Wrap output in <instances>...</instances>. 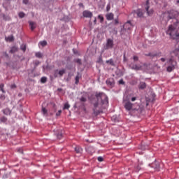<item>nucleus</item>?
<instances>
[{
	"label": "nucleus",
	"mask_w": 179,
	"mask_h": 179,
	"mask_svg": "<svg viewBox=\"0 0 179 179\" xmlns=\"http://www.w3.org/2000/svg\"><path fill=\"white\" fill-rule=\"evenodd\" d=\"M95 97H96V102H93L94 104V115L95 116L99 115L102 113V109H106L108 104V98L105 93L99 92L95 94Z\"/></svg>",
	"instance_id": "obj_1"
},
{
	"label": "nucleus",
	"mask_w": 179,
	"mask_h": 179,
	"mask_svg": "<svg viewBox=\"0 0 179 179\" xmlns=\"http://www.w3.org/2000/svg\"><path fill=\"white\" fill-rule=\"evenodd\" d=\"M174 56L179 57V48H176L171 52L169 57H162L159 61L165 62V65H168L167 68H176L177 66V62L174 59Z\"/></svg>",
	"instance_id": "obj_2"
},
{
	"label": "nucleus",
	"mask_w": 179,
	"mask_h": 179,
	"mask_svg": "<svg viewBox=\"0 0 179 179\" xmlns=\"http://www.w3.org/2000/svg\"><path fill=\"white\" fill-rule=\"evenodd\" d=\"M166 34H169L173 40H178L179 38V33L173 25H169Z\"/></svg>",
	"instance_id": "obj_3"
},
{
	"label": "nucleus",
	"mask_w": 179,
	"mask_h": 179,
	"mask_svg": "<svg viewBox=\"0 0 179 179\" xmlns=\"http://www.w3.org/2000/svg\"><path fill=\"white\" fill-rule=\"evenodd\" d=\"M124 107L127 111H135L137 110V108L134 107V103H132L130 101V99L129 97L125 98V99L123 100Z\"/></svg>",
	"instance_id": "obj_4"
},
{
	"label": "nucleus",
	"mask_w": 179,
	"mask_h": 179,
	"mask_svg": "<svg viewBox=\"0 0 179 179\" xmlns=\"http://www.w3.org/2000/svg\"><path fill=\"white\" fill-rule=\"evenodd\" d=\"M149 8H150V3L149 0H146L145 4V11L147 12V14L148 16H152L153 15V9L149 10Z\"/></svg>",
	"instance_id": "obj_5"
},
{
	"label": "nucleus",
	"mask_w": 179,
	"mask_h": 179,
	"mask_svg": "<svg viewBox=\"0 0 179 179\" xmlns=\"http://www.w3.org/2000/svg\"><path fill=\"white\" fill-rule=\"evenodd\" d=\"M114 47V41L112 39H107L105 50H110Z\"/></svg>",
	"instance_id": "obj_6"
},
{
	"label": "nucleus",
	"mask_w": 179,
	"mask_h": 179,
	"mask_svg": "<svg viewBox=\"0 0 179 179\" xmlns=\"http://www.w3.org/2000/svg\"><path fill=\"white\" fill-rule=\"evenodd\" d=\"M178 13L177 11H175L173 10H171L168 11V20H170V19H176V16L177 15Z\"/></svg>",
	"instance_id": "obj_7"
},
{
	"label": "nucleus",
	"mask_w": 179,
	"mask_h": 179,
	"mask_svg": "<svg viewBox=\"0 0 179 179\" xmlns=\"http://www.w3.org/2000/svg\"><path fill=\"white\" fill-rule=\"evenodd\" d=\"M150 166H151V168H154L155 171H159V166H159V162H157V161L150 164Z\"/></svg>",
	"instance_id": "obj_8"
},
{
	"label": "nucleus",
	"mask_w": 179,
	"mask_h": 179,
	"mask_svg": "<svg viewBox=\"0 0 179 179\" xmlns=\"http://www.w3.org/2000/svg\"><path fill=\"white\" fill-rule=\"evenodd\" d=\"M83 16L87 18H92L93 17V13L89 10H85L83 12Z\"/></svg>",
	"instance_id": "obj_9"
},
{
	"label": "nucleus",
	"mask_w": 179,
	"mask_h": 179,
	"mask_svg": "<svg viewBox=\"0 0 179 179\" xmlns=\"http://www.w3.org/2000/svg\"><path fill=\"white\" fill-rule=\"evenodd\" d=\"M80 79H81V74L80 73H78V75H76V78H75V84L76 85H78V83H80Z\"/></svg>",
	"instance_id": "obj_10"
},
{
	"label": "nucleus",
	"mask_w": 179,
	"mask_h": 179,
	"mask_svg": "<svg viewBox=\"0 0 179 179\" xmlns=\"http://www.w3.org/2000/svg\"><path fill=\"white\" fill-rule=\"evenodd\" d=\"M124 27H125L127 30H131V27H132V24L130 22V21H127V22L124 24Z\"/></svg>",
	"instance_id": "obj_11"
},
{
	"label": "nucleus",
	"mask_w": 179,
	"mask_h": 179,
	"mask_svg": "<svg viewBox=\"0 0 179 179\" xmlns=\"http://www.w3.org/2000/svg\"><path fill=\"white\" fill-rule=\"evenodd\" d=\"M29 26H30V29L31 30H34V29H36V22H33V21H29Z\"/></svg>",
	"instance_id": "obj_12"
},
{
	"label": "nucleus",
	"mask_w": 179,
	"mask_h": 179,
	"mask_svg": "<svg viewBox=\"0 0 179 179\" xmlns=\"http://www.w3.org/2000/svg\"><path fill=\"white\" fill-rule=\"evenodd\" d=\"M107 20H113L114 19V14L113 13H110L106 15Z\"/></svg>",
	"instance_id": "obj_13"
},
{
	"label": "nucleus",
	"mask_w": 179,
	"mask_h": 179,
	"mask_svg": "<svg viewBox=\"0 0 179 179\" xmlns=\"http://www.w3.org/2000/svg\"><path fill=\"white\" fill-rule=\"evenodd\" d=\"M106 85L110 87H113L114 85V82L113 79H108L106 80Z\"/></svg>",
	"instance_id": "obj_14"
},
{
	"label": "nucleus",
	"mask_w": 179,
	"mask_h": 179,
	"mask_svg": "<svg viewBox=\"0 0 179 179\" xmlns=\"http://www.w3.org/2000/svg\"><path fill=\"white\" fill-rule=\"evenodd\" d=\"M106 64L111 65V66H115V63H114V60L113 59H110L109 60H106Z\"/></svg>",
	"instance_id": "obj_15"
},
{
	"label": "nucleus",
	"mask_w": 179,
	"mask_h": 179,
	"mask_svg": "<svg viewBox=\"0 0 179 179\" xmlns=\"http://www.w3.org/2000/svg\"><path fill=\"white\" fill-rule=\"evenodd\" d=\"M75 151L77 154H81V152H83V148H81L80 146H76Z\"/></svg>",
	"instance_id": "obj_16"
},
{
	"label": "nucleus",
	"mask_w": 179,
	"mask_h": 179,
	"mask_svg": "<svg viewBox=\"0 0 179 179\" xmlns=\"http://www.w3.org/2000/svg\"><path fill=\"white\" fill-rule=\"evenodd\" d=\"M136 15L138 17H143V12H142L141 10H137Z\"/></svg>",
	"instance_id": "obj_17"
},
{
	"label": "nucleus",
	"mask_w": 179,
	"mask_h": 179,
	"mask_svg": "<svg viewBox=\"0 0 179 179\" xmlns=\"http://www.w3.org/2000/svg\"><path fill=\"white\" fill-rule=\"evenodd\" d=\"M18 48L16 46H13L11 48L10 52H12V54H14V52H17Z\"/></svg>",
	"instance_id": "obj_18"
},
{
	"label": "nucleus",
	"mask_w": 179,
	"mask_h": 179,
	"mask_svg": "<svg viewBox=\"0 0 179 179\" xmlns=\"http://www.w3.org/2000/svg\"><path fill=\"white\" fill-rule=\"evenodd\" d=\"M20 50H22L23 52H26V44H22L20 45Z\"/></svg>",
	"instance_id": "obj_19"
},
{
	"label": "nucleus",
	"mask_w": 179,
	"mask_h": 179,
	"mask_svg": "<svg viewBox=\"0 0 179 179\" xmlns=\"http://www.w3.org/2000/svg\"><path fill=\"white\" fill-rule=\"evenodd\" d=\"M18 16L20 19H23V17H24V16H26V14H24V13H23V12H20L18 13Z\"/></svg>",
	"instance_id": "obj_20"
},
{
	"label": "nucleus",
	"mask_w": 179,
	"mask_h": 179,
	"mask_svg": "<svg viewBox=\"0 0 179 179\" xmlns=\"http://www.w3.org/2000/svg\"><path fill=\"white\" fill-rule=\"evenodd\" d=\"M35 56L36 57V58H43V54H41V52H37L35 54Z\"/></svg>",
	"instance_id": "obj_21"
},
{
	"label": "nucleus",
	"mask_w": 179,
	"mask_h": 179,
	"mask_svg": "<svg viewBox=\"0 0 179 179\" xmlns=\"http://www.w3.org/2000/svg\"><path fill=\"white\" fill-rule=\"evenodd\" d=\"M146 87V84L145 83H141L139 85V89H145Z\"/></svg>",
	"instance_id": "obj_22"
},
{
	"label": "nucleus",
	"mask_w": 179,
	"mask_h": 179,
	"mask_svg": "<svg viewBox=\"0 0 179 179\" xmlns=\"http://www.w3.org/2000/svg\"><path fill=\"white\" fill-rule=\"evenodd\" d=\"M41 83H42L43 84L47 83V77H42V78H41Z\"/></svg>",
	"instance_id": "obj_23"
},
{
	"label": "nucleus",
	"mask_w": 179,
	"mask_h": 179,
	"mask_svg": "<svg viewBox=\"0 0 179 179\" xmlns=\"http://www.w3.org/2000/svg\"><path fill=\"white\" fill-rule=\"evenodd\" d=\"M3 113H4V114H5L6 115H10V110L9 109L6 108V109H5V110L3 111Z\"/></svg>",
	"instance_id": "obj_24"
},
{
	"label": "nucleus",
	"mask_w": 179,
	"mask_h": 179,
	"mask_svg": "<svg viewBox=\"0 0 179 179\" xmlns=\"http://www.w3.org/2000/svg\"><path fill=\"white\" fill-rule=\"evenodd\" d=\"M74 62H76V64H78L79 65L82 64V60L80 59H75Z\"/></svg>",
	"instance_id": "obj_25"
},
{
	"label": "nucleus",
	"mask_w": 179,
	"mask_h": 179,
	"mask_svg": "<svg viewBox=\"0 0 179 179\" xmlns=\"http://www.w3.org/2000/svg\"><path fill=\"white\" fill-rule=\"evenodd\" d=\"M98 19L100 20L101 23H103V22H104V17H103V15H98Z\"/></svg>",
	"instance_id": "obj_26"
},
{
	"label": "nucleus",
	"mask_w": 179,
	"mask_h": 179,
	"mask_svg": "<svg viewBox=\"0 0 179 179\" xmlns=\"http://www.w3.org/2000/svg\"><path fill=\"white\" fill-rule=\"evenodd\" d=\"M41 45H42V47H45V45H47V41H42L40 42Z\"/></svg>",
	"instance_id": "obj_27"
},
{
	"label": "nucleus",
	"mask_w": 179,
	"mask_h": 179,
	"mask_svg": "<svg viewBox=\"0 0 179 179\" xmlns=\"http://www.w3.org/2000/svg\"><path fill=\"white\" fill-rule=\"evenodd\" d=\"M64 73H65L64 69L60 70V71L57 73V74H59V76H62Z\"/></svg>",
	"instance_id": "obj_28"
},
{
	"label": "nucleus",
	"mask_w": 179,
	"mask_h": 179,
	"mask_svg": "<svg viewBox=\"0 0 179 179\" xmlns=\"http://www.w3.org/2000/svg\"><path fill=\"white\" fill-rule=\"evenodd\" d=\"M42 113H43L44 115H45L48 114V110L45 109V108H44V107L42 108Z\"/></svg>",
	"instance_id": "obj_29"
},
{
	"label": "nucleus",
	"mask_w": 179,
	"mask_h": 179,
	"mask_svg": "<svg viewBox=\"0 0 179 179\" xmlns=\"http://www.w3.org/2000/svg\"><path fill=\"white\" fill-rule=\"evenodd\" d=\"M148 57H157L158 54L157 53H148Z\"/></svg>",
	"instance_id": "obj_30"
},
{
	"label": "nucleus",
	"mask_w": 179,
	"mask_h": 179,
	"mask_svg": "<svg viewBox=\"0 0 179 179\" xmlns=\"http://www.w3.org/2000/svg\"><path fill=\"white\" fill-rule=\"evenodd\" d=\"M3 87H4V85L3 83L0 84V91H1L2 93H5Z\"/></svg>",
	"instance_id": "obj_31"
},
{
	"label": "nucleus",
	"mask_w": 179,
	"mask_h": 179,
	"mask_svg": "<svg viewBox=\"0 0 179 179\" xmlns=\"http://www.w3.org/2000/svg\"><path fill=\"white\" fill-rule=\"evenodd\" d=\"M0 121H1V122H3V123H5V122H6V121H7V118L5 117H2L0 118Z\"/></svg>",
	"instance_id": "obj_32"
},
{
	"label": "nucleus",
	"mask_w": 179,
	"mask_h": 179,
	"mask_svg": "<svg viewBox=\"0 0 179 179\" xmlns=\"http://www.w3.org/2000/svg\"><path fill=\"white\" fill-rule=\"evenodd\" d=\"M119 71H120V70L117 69V71H116V75H117V76H119V77L122 76V75H123L122 72H120V73H119Z\"/></svg>",
	"instance_id": "obj_33"
},
{
	"label": "nucleus",
	"mask_w": 179,
	"mask_h": 179,
	"mask_svg": "<svg viewBox=\"0 0 179 179\" xmlns=\"http://www.w3.org/2000/svg\"><path fill=\"white\" fill-rule=\"evenodd\" d=\"M70 105L69 103H65L63 109H69Z\"/></svg>",
	"instance_id": "obj_34"
},
{
	"label": "nucleus",
	"mask_w": 179,
	"mask_h": 179,
	"mask_svg": "<svg viewBox=\"0 0 179 179\" xmlns=\"http://www.w3.org/2000/svg\"><path fill=\"white\" fill-rule=\"evenodd\" d=\"M80 101L81 102H86L87 99H86V97L82 96V97L80 98Z\"/></svg>",
	"instance_id": "obj_35"
},
{
	"label": "nucleus",
	"mask_w": 179,
	"mask_h": 179,
	"mask_svg": "<svg viewBox=\"0 0 179 179\" xmlns=\"http://www.w3.org/2000/svg\"><path fill=\"white\" fill-rule=\"evenodd\" d=\"M97 160H98V162H101L104 161V159L100 156V157H98Z\"/></svg>",
	"instance_id": "obj_36"
},
{
	"label": "nucleus",
	"mask_w": 179,
	"mask_h": 179,
	"mask_svg": "<svg viewBox=\"0 0 179 179\" xmlns=\"http://www.w3.org/2000/svg\"><path fill=\"white\" fill-rule=\"evenodd\" d=\"M57 135V138H59V139H61L62 138V134L60 133V134H56Z\"/></svg>",
	"instance_id": "obj_37"
},
{
	"label": "nucleus",
	"mask_w": 179,
	"mask_h": 179,
	"mask_svg": "<svg viewBox=\"0 0 179 179\" xmlns=\"http://www.w3.org/2000/svg\"><path fill=\"white\" fill-rule=\"evenodd\" d=\"M136 100H137V97H131L130 101H132V102H134L136 101Z\"/></svg>",
	"instance_id": "obj_38"
},
{
	"label": "nucleus",
	"mask_w": 179,
	"mask_h": 179,
	"mask_svg": "<svg viewBox=\"0 0 179 179\" xmlns=\"http://www.w3.org/2000/svg\"><path fill=\"white\" fill-rule=\"evenodd\" d=\"M8 40H9V41H13L14 38L13 36H8Z\"/></svg>",
	"instance_id": "obj_39"
},
{
	"label": "nucleus",
	"mask_w": 179,
	"mask_h": 179,
	"mask_svg": "<svg viewBox=\"0 0 179 179\" xmlns=\"http://www.w3.org/2000/svg\"><path fill=\"white\" fill-rule=\"evenodd\" d=\"M22 3H24V5H27L29 3V0H23Z\"/></svg>",
	"instance_id": "obj_40"
},
{
	"label": "nucleus",
	"mask_w": 179,
	"mask_h": 179,
	"mask_svg": "<svg viewBox=\"0 0 179 179\" xmlns=\"http://www.w3.org/2000/svg\"><path fill=\"white\" fill-rule=\"evenodd\" d=\"M173 68H168L166 69V71H168L169 73H171V71H173Z\"/></svg>",
	"instance_id": "obj_41"
},
{
	"label": "nucleus",
	"mask_w": 179,
	"mask_h": 179,
	"mask_svg": "<svg viewBox=\"0 0 179 179\" xmlns=\"http://www.w3.org/2000/svg\"><path fill=\"white\" fill-rule=\"evenodd\" d=\"M0 100L4 101L5 100V96L4 95H0Z\"/></svg>",
	"instance_id": "obj_42"
},
{
	"label": "nucleus",
	"mask_w": 179,
	"mask_h": 179,
	"mask_svg": "<svg viewBox=\"0 0 179 179\" xmlns=\"http://www.w3.org/2000/svg\"><path fill=\"white\" fill-rule=\"evenodd\" d=\"M110 4H108L107 6H106V10H107V12L110 11Z\"/></svg>",
	"instance_id": "obj_43"
},
{
	"label": "nucleus",
	"mask_w": 179,
	"mask_h": 179,
	"mask_svg": "<svg viewBox=\"0 0 179 179\" xmlns=\"http://www.w3.org/2000/svg\"><path fill=\"white\" fill-rule=\"evenodd\" d=\"M123 61L124 62H127V57H125V53L123 55Z\"/></svg>",
	"instance_id": "obj_44"
},
{
	"label": "nucleus",
	"mask_w": 179,
	"mask_h": 179,
	"mask_svg": "<svg viewBox=\"0 0 179 179\" xmlns=\"http://www.w3.org/2000/svg\"><path fill=\"white\" fill-rule=\"evenodd\" d=\"M133 59H134V61H138V59H139V58L138 57V56H134Z\"/></svg>",
	"instance_id": "obj_45"
},
{
	"label": "nucleus",
	"mask_w": 179,
	"mask_h": 179,
	"mask_svg": "<svg viewBox=\"0 0 179 179\" xmlns=\"http://www.w3.org/2000/svg\"><path fill=\"white\" fill-rule=\"evenodd\" d=\"M119 84L120 85H124V80H122V79H120V81H119Z\"/></svg>",
	"instance_id": "obj_46"
},
{
	"label": "nucleus",
	"mask_w": 179,
	"mask_h": 179,
	"mask_svg": "<svg viewBox=\"0 0 179 179\" xmlns=\"http://www.w3.org/2000/svg\"><path fill=\"white\" fill-rule=\"evenodd\" d=\"M61 113H62V110H59L56 113V115H57V116H59V115H61Z\"/></svg>",
	"instance_id": "obj_47"
},
{
	"label": "nucleus",
	"mask_w": 179,
	"mask_h": 179,
	"mask_svg": "<svg viewBox=\"0 0 179 179\" xmlns=\"http://www.w3.org/2000/svg\"><path fill=\"white\" fill-rule=\"evenodd\" d=\"M40 65V62H35V66H38Z\"/></svg>",
	"instance_id": "obj_48"
},
{
	"label": "nucleus",
	"mask_w": 179,
	"mask_h": 179,
	"mask_svg": "<svg viewBox=\"0 0 179 179\" xmlns=\"http://www.w3.org/2000/svg\"><path fill=\"white\" fill-rule=\"evenodd\" d=\"M16 86L15 84L10 85V89H15Z\"/></svg>",
	"instance_id": "obj_49"
},
{
	"label": "nucleus",
	"mask_w": 179,
	"mask_h": 179,
	"mask_svg": "<svg viewBox=\"0 0 179 179\" xmlns=\"http://www.w3.org/2000/svg\"><path fill=\"white\" fill-rule=\"evenodd\" d=\"M3 20H8V18H6V15H5V14L3 15Z\"/></svg>",
	"instance_id": "obj_50"
},
{
	"label": "nucleus",
	"mask_w": 179,
	"mask_h": 179,
	"mask_svg": "<svg viewBox=\"0 0 179 179\" xmlns=\"http://www.w3.org/2000/svg\"><path fill=\"white\" fill-rule=\"evenodd\" d=\"M119 22L118 20L115 19V24H118Z\"/></svg>",
	"instance_id": "obj_51"
},
{
	"label": "nucleus",
	"mask_w": 179,
	"mask_h": 179,
	"mask_svg": "<svg viewBox=\"0 0 179 179\" xmlns=\"http://www.w3.org/2000/svg\"><path fill=\"white\" fill-rule=\"evenodd\" d=\"M18 152H20V153H23L22 150L21 148L18 149Z\"/></svg>",
	"instance_id": "obj_52"
},
{
	"label": "nucleus",
	"mask_w": 179,
	"mask_h": 179,
	"mask_svg": "<svg viewBox=\"0 0 179 179\" xmlns=\"http://www.w3.org/2000/svg\"><path fill=\"white\" fill-rule=\"evenodd\" d=\"M96 23H97V20L96 18H94V24H96Z\"/></svg>",
	"instance_id": "obj_53"
},
{
	"label": "nucleus",
	"mask_w": 179,
	"mask_h": 179,
	"mask_svg": "<svg viewBox=\"0 0 179 179\" xmlns=\"http://www.w3.org/2000/svg\"><path fill=\"white\" fill-rule=\"evenodd\" d=\"M78 5H79V6H83V3H80Z\"/></svg>",
	"instance_id": "obj_54"
},
{
	"label": "nucleus",
	"mask_w": 179,
	"mask_h": 179,
	"mask_svg": "<svg viewBox=\"0 0 179 179\" xmlns=\"http://www.w3.org/2000/svg\"><path fill=\"white\" fill-rule=\"evenodd\" d=\"M102 59L101 57L99 58V62H101Z\"/></svg>",
	"instance_id": "obj_55"
},
{
	"label": "nucleus",
	"mask_w": 179,
	"mask_h": 179,
	"mask_svg": "<svg viewBox=\"0 0 179 179\" xmlns=\"http://www.w3.org/2000/svg\"><path fill=\"white\" fill-rule=\"evenodd\" d=\"M135 69L136 71H138L140 69L136 68V69Z\"/></svg>",
	"instance_id": "obj_56"
},
{
	"label": "nucleus",
	"mask_w": 179,
	"mask_h": 179,
	"mask_svg": "<svg viewBox=\"0 0 179 179\" xmlns=\"http://www.w3.org/2000/svg\"><path fill=\"white\" fill-rule=\"evenodd\" d=\"M57 91L61 92L62 89H57Z\"/></svg>",
	"instance_id": "obj_57"
},
{
	"label": "nucleus",
	"mask_w": 179,
	"mask_h": 179,
	"mask_svg": "<svg viewBox=\"0 0 179 179\" xmlns=\"http://www.w3.org/2000/svg\"><path fill=\"white\" fill-rule=\"evenodd\" d=\"M57 72L56 73H55V77H57Z\"/></svg>",
	"instance_id": "obj_58"
},
{
	"label": "nucleus",
	"mask_w": 179,
	"mask_h": 179,
	"mask_svg": "<svg viewBox=\"0 0 179 179\" xmlns=\"http://www.w3.org/2000/svg\"><path fill=\"white\" fill-rule=\"evenodd\" d=\"M177 3H179V0L177 1Z\"/></svg>",
	"instance_id": "obj_59"
},
{
	"label": "nucleus",
	"mask_w": 179,
	"mask_h": 179,
	"mask_svg": "<svg viewBox=\"0 0 179 179\" xmlns=\"http://www.w3.org/2000/svg\"><path fill=\"white\" fill-rule=\"evenodd\" d=\"M178 103H179V101H178Z\"/></svg>",
	"instance_id": "obj_60"
}]
</instances>
